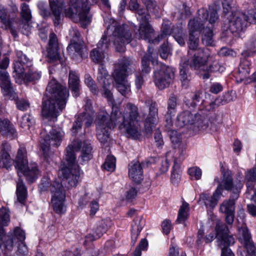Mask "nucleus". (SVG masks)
I'll return each mask as SVG.
<instances>
[{
  "label": "nucleus",
  "mask_w": 256,
  "mask_h": 256,
  "mask_svg": "<svg viewBox=\"0 0 256 256\" xmlns=\"http://www.w3.org/2000/svg\"><path fill=\"white\" fill-rule=\"evenodd\" d=\"M144 220L142 216H138L134 220L132 224V240L134 244L136 241L137 238L144 225Z\"/></svg>",
  "instance_id": "nucleus-28"
},
{
  "label": "nucleus",
  "mask_w": 256,
  "mask_h": 256,
  "mask_svg": "<svg viewBox=\"0 0 256 256\" xmlns=\"http://www.w3.org/2000/svg\"><path fill=\"white\" fill-rule=\"evenodd\" d=\"M90 7L88 0H70V6L65 10L66 16L76 22H89L87 14Z\"/></svg>",
  "instance_id": "nucleus-7"
},
{
  "label": "nucleus",
  "mask_w": 256,
  "mask_h": 256,
  "mask_svg": "<svg viewBox=\"0 0 256 256\" xmlns=\"http://www.w3.org/2000/svg\"><path fill=\"white\" fill-rule=\"evenodd\" d=\"M80 78L78 75L73 71L69 72L68 86L74 96H78L80 90Z\"/></svg>",
  "instance_id": "nucleus-30"
},
{
  "label": "nucleus",
  "mask_w": 256,
  "mask_h": 256,
  "mask_svg": "<svg viewBox=\"0 0 256 256\" xmlns=\"http://www.w3.org/2000/svg\"><path fill=\"white\" fill-rule=\"evenodd\" d=\"M223 90L222 84L218 82H210L208 87V91L214 94H218Z\"/></svg>",
  "instance_id": "nucleus-61"
},
{
  "label": "nucleus",
  "mask_w": 256,
  "mask_h": 256,
  "mask_svg": "<svg viewBox=\"0 0 256 256\" xmlns=\"http://www.w3.org/2000/svg\"><path fill=\"white\" fill-rule=\"evenodd\" d=\"M67 50L74 58L78 56L83 58L88 54L84 50V42L82 40L71 42L67 48Z\"/></svg>",
  "instance_id": "nucleus-22"
},
{
  "label": "nucleus",
  "mask_w": 256,
  "mask_h": 256,
  "mask_svg": "<svg viewBox=\"0 0 256 256\" xmlns=\"http://www.w3.org/2000/svg\"><path fill=\"white\" fill-rule=\"evenodd\" d=\"M150 16L144 10H139L137 12V19L140 22V27L136 35L138 38L148 40L150 43L157 44L160 42V36L154 39V30L148 22Z\"/></svg>",
  "instance_id": "nucleus-8"
},
{
  "label": "nucleus",
  "mask_w": 256,
  "mask_h": 256,
  "mask_svg": "<svg viewBox=\"0 0 256 256\" xmlns=\"http://www.w3.org/2000/svg\"><path fill=\"white\" fill-rule=\"evenodd\" d=\"M58 50L57 37L54 33H51L47 48V56L51 61H55L59 59Z\"/></svg>",
  "instance_id": "nucleus-21"
},
{
  "label": "nucleus",
  "mask_w": 256,
  "mask_h": 256,
  "mask_svg": "<svg viewBox=\"0 0 256 256\" xmlns=\"http://www.w3.org/2000/svg\"><path fill=\"white\" fill-rule=\"evenodd\" d=\"M176 124L180 128L188 126L194 131L204 130L208 126V118L202 110L196 114L188 110L178 114Z\"/></svg>",
  "instance_id": "nucleus-6"
},
{
  "label": "nucleus",
  "mask_w": 256,
  "mask_h": 256,
  "mask_svg": "<svg viewBox=\"0 0 256 256\" xmlns=\"http://www.w3.org/2000/svg\"><path fill=\"white\" fill-rule=\"evenodd\" d=\"M50 190L52 194L51 203L54 210L58 214L64 213L66 210L64 204L66 195L62 184L58 182H54L50 185Z\"/></svg>",
  "instance_id": "nucleus-12"
},
{
  "label": "nucleus",
  "mask_w": 256,
  "mask_h": 256,
  "mask_svg": "<svg viewBox=\"0 0 256 256\" xmlns=\"http://www.w3.org/2000/svg\"><path fill=\"white\" fill-rule=\"evenodd\" d=\"M212 59L208 60V62L206 64L208 65L207 70L210 72H220V68H223L220 66L214 56L212 55Z\"/></svg>",
  "instance_id": "nucleus-50"
},
{
  "label": "nucleus",
  "mask_w": 256,
  "mask_h": 256,
  "mask_svg": "<svg viewBox=\"0 0 256 256\" xmlns=\"http://www.w3.org/2000/svg\"><path fill=\"white\" fill-rule=\"evenodd\" d=\"M180 162H178L177 158L174 160L170 178V180L174 184H177L180 178Z\"/></svg>",
  "instance_id": "nucleus-42"
},
{
  "label": "nucleus",
  "mask_w": 256,
  "mask_h": 256,
  "mask_svg": "<svg viewBox=\"0 0 256 256\" xmlns=\"http://www.w3.org/2000/svg\"><path fill=\"white\" fill-rule=\"evenodd\" d=\"M93 118L90 116V118H86L84 115H80L74 121L72 128V131L74 134H76L78 131L81 129L82 122H84L85 126L89 127L92 123Z\"/></svg>",
  "instance_id": "nucleus-38"
},
{
  "label": "nucleus",
  "mask_w": 256,
  "mask_h": 256,
  "mask_svg": "<svg viewBox=\"0 0 256 256\" xmlns=\"http://www.w3.org/2000/svg\"><path fill=\"white\" fill-rule=\"evenodd\" d=\"M172 36L180 46H183L185 44V34L183 32L181 26L175 29Z\"/></svg>",
  "instance_id": "nucleus-48"
},
{
  "label": "nucleus",
  "mask_w": 256,
  "mask_h": 256,
  "mask_svg": "<svg viewBox=\"0 0 256 256\" xmlns=\"http://www.w3.org/2000/svg\"><path fill=\"white\" fill-rule=\"evenodd\" d=\"M228 19L229 30L236 36L240 32H244L248 26L246 14L242 12H232Z\"/></svg>",
  "instance_id": "nucleus-13"
},
{
  "label": "nucleus",
  "mask_w": 256,
  "mask_h": 256,
  "mask_svg": "<svg viewBox=\"0 0 256 256\" xmlns=\"http://www.w3.org/2000/svg\"><path fill=\"white\" fill-rule=\"evenodd\" d=\"M10 149L11 146L8 142L2 144L0 152V168L8 169L10 167L12 158L8 154Z\"/></svg>",
  "instance_id": "nucleus-25"
},
{
  "label": "nucleus",
  "mask_w": 256,
  "mask_h": 256,
  "mask_svg": "<svg viewBox=\"0 0 256 256\" xmlns=\"http://www.w3.org/2000/svg\"><path fill=\"white\" fill-rule=\"evenodd\" d=\"M0 132L2 135L9 136L11 138L16 136V130L13 125L6 120L0 122Z\"/></svg>",
  "instance_id": "nucleus-33"
},
{
  "label": "nucleus",
  "mask_w": 256,
  "mask_h": 256,
  "mask_svg": "<svg viewBox=\"0 0 256 256\" xmlns=\"http://www.w3.org/2000/svg\"><path fill=\"white\" fill-rule=\"evenodd\" d=\"M202 94L200 92H196L194 94L191 100L186 101V104L189 107L194 108L196 106L202 102Z\"/></svg>",
  "instance_id": "nucleus-47"
},
{
  "label": "nucleus",
  "mask_w": 256,
  "mask_h": 256,
  "mask_svg": "<svg viewBox=\"0 0 256 256\" xmlns=\"http://www.w3.org/2000/svg\"><path fill=\"white\" fill-rule=\"evenodd\" d=\"M116 158L114 156H108L103 164L104 168L109 172H113L116 168Z\"/></svg>",
  "instance_id": "nucleus-56"
},
{
  "label": "nucleus",
  "mask_w": 256,
  "mask_h": 256,
  "mask_svg": "<svg viewBox=\"0 0 256 256\" xmlns=\"http://www.w3.org/2000/svg\"><path fill=\"white\" fill-rule=\"evenodd\" d=\"M26 151L24 148H20L18 152V154L16 158L15 167L18 170H22L28 165L26 158Z\"/></svg>",
  "instance_id": "nucleus-35"
},
{
  "label": "nucleus",
  "mask_w": 256,
  "mask_h": 256,
  "mask_svg": "<svg viewBox=\"0 0 256 256\" xmlns=\"http://www.w3.org/2000/svg\"><path fill=\"white\" fill-rule=\"evenodd\" d=\"M178 26H171V23L168 20L164 21L162 24V34L158 36H160V41L164 38V36L170 35L173 36V32L175 29L179 28Z\"/></svg>",
  "instance_id": "nucleus-44"
},
{
  "label": "nucleus",
  "mask_w": 256,
  "mask_h": 256,
  "mask_svg": "<svg viewBox=\"0 0 256 256\" xmlns=\"http://www.w3.org/2000/svg\"><path fill=\"white\" fill-rule=\"evenodd\" d=\"M158 68L154 72V82L158 89L162 90L169 86L172 82L174 75L170 67L160 64Z\"/></svg>",
  "instance_id": "nucleus-11"
},
{
  "label": "nucleus",
  "mask_w": 256,
  "mask_h": 256,
  "mask_svg": "<svg viewBox=\"0 0 256 256\" xmlns=\"http://www.w3.org/2000/svg\"><path fill=\"white\" fill-rule=\"evenodd\" d=\"M128 175L136 182L142 180L143 171L140 164L138 162H132L129 164Z\"/></svg>",
  "instance_id": "nucleus-27"
},
{
  "label": "nucleus",
  "mask_w": 256,
  "mask_h": 256,
  "mask_svg": "<svg viewBox=\"0 0 256 256\" xmlns=\"http://www.w3.org/2000/svg\"><path fill=\"white\" fill-rule=\"evenodd\" d=\"M48 98L43 102L42 114L44 118L42 130L40 132V149L45 158L49 156L50 146H58L64 135L60 128L54 129L53 122L57 120L60 112L64 108L69 92L66 87L52 80L46 89Z\"/></svg>",
  "instance_id": "nucleus-1"
},
{
  "label": "nucleus",
  "mask_w": 256,
  "mask_h": 256,
  "mask_svg": "<svg viewBox=\"0 0 256 256\" xmlns=\"http://www.w3.org/2000/svg\"><path fill=\"white\" fill-rule=\"evenodd\" d=\"M188 62L182 60L180 64V75L183 86H187L191 79L190 73L188 71Z\"/></svg>",
  "instance_id": "nucleus-36"
},
{
  "label": "nucleus",
  "mask_w": 256,
  "mask_h": 256,
  "mask_svg": "<svg viewBox=\"0 0 256 256\" xmlns=\"http://www.w3.org/2000/svg\"><path fill=\"white\" fill-rule=\"evenodd\" d=\"M188 173L191 177H194L196 180H198L201 178L202 170L197 166H194L188 170Z\"/></svg>",
  "instance_id": "nucleus-64"
},
{
  "label": "nucleus",
  "mask_w": 256,
  "mask_h": 256,
  "mask_svg": "<svg viewBox=\"0 0 256 256\" xmlns=\"http://www.w3.org/2000/svg\"><path fill=\"white\" fill-rule=\"evenodd\" d=\"M250 62L247 60H244L240 64L238 68V73L236 76L237 82H242L248 76L250 72Z\"/></svg>",
  "instance_id": "nucleus-34"
},
{
  "label": "nucleus",
  "mask_w": 256,
  "mask_h": 256,
  "mask_svg": "<svg viewBox=\"0 0 256 256\" xmlns=\"http://www.w3.org/2000/svg\"><path fill=\"white\" fill-rule=\"evenodd\" d=\"M49 4L56 18L55 22H57L63 8L64 0H49Z\"/></svg>",
  "instance_id": "nucleus-40"
},
{
  "label": "nucleus",
  "mask_w": 256,
  "mask_h": 256,
  "mask_svg": "<svg viewBox=\"0 0 256 256\" xmlns=\"http://www.w3.org/2000/svg\"><path fill=\"white\" fill-rule=\"evenodd\" d=\"M177 106V98L174 96H172L168 102V110L166 113L170 114H175Z\"/></svg>",
  "instance_id": "nucleus-55"
},
{
  "label": "nucleus",
  "mask_w": 256,
  "mask_h": 256,
  "mask_svg": "<svg viewBox=\"0 0 256 256\" xmlns=\"http://www.w3.org/2000/svg\"><path fill=\"white\" fill-rule=\"evenodd\" d=\"M222 184L224 190L230 191L232 194L228 200H224L220 204V210L225 214L234 213L235 202L238 198L240 193L243 187L241 174H238L233 180L232 174L229 171L222 172Z\"/></svg>",
  "instance_id": "nucleus-5"
},
{
  "label": "nucleus",
  "mask_w": 256,
  "mask_h": 256,
  "mask_svg": "<svg viewBox=\"0 0 256 256\" xmlns=\"http://www.w3.org/2000/svg\"><path fill=\"white\" fill-rule=\"evenodd\" d=\"M10 236H13L15 241L17 240L16 242H24L26 238L24 232L18 227L14 228L13 233Z\"/></svg>",
  "instance_id": "nucleus-58"
},
{
  "label": "nucleus",
  "mask_w": 256,
  "mask_h": 256,
  "mask_svg": "<svg viewBox=\"0 0 256 256\" xmlns=\"http://www.w3.org/2000/svg\"><path fill=\"white\" fill-rule=\"evenodd\" d=\"M0 86L4 96H8L9 98H14L15 93L6 70H0Z\"/></svg>",
  "instance_id": "nucleus-18"
},
{
  "label": "nucleus",
  "mask_w": 256,
  "mask_h": 256,
  "mask_svg": "<svg viewBox=\"0 0 256 256\" xmlns=\"http://www.w3.org/2000/svg\"><path fill=\"white\" fill-rule=\"evenodd\" d=\"M80 147V154L78 161L82 164L88 162L93 157L92 148L89 142H80L69 145L66 148L64 159L67 162L68 166L62 169V172L64 177L68 180L71 186H76L80 180V166L76 163V156L74 151L78 150Z\"/></svg>",
  "instance_id": "nucleus-4"
},
{
  "label": "nucleus",
  "mask_w": 256,
  "mask_h": 256,
  "mask_svg": "<svg viewBox=\"0 0 256 256\" xmlns=\"http://www.w3.org/2000/svg\"><path fill=\"white\" fill-rule=\"evenodd\" d=\"M239 234L241 236L240 240L248 254L250 256H256V246L253 242L252 236L246 227H242L238 229Z\"/></svg>",
  "instance_id": "nucleus-17"
},
{
  "label": "nucleus",
  "mask_w": 256,
  "mask_h": 256,
  "mask_svg": "<svg viewBox=\"0 0 256 256\" xmlns=\"http://www.w3.org/2000/svg\"><path fill=\"white\" fill-rule=\"evenodd\" d=\"M203 34L204 36L202 38L203 44L206 46H212L213 43L212 30L209 28L204 29Z\"/></svg>",
  "instance_id": "nucleus-54"
},
{
  "label": "nucleus",
  "mask_w": 256,
  "mask_h": 256,
  "mask_svg": "<svg viewBox=\"0 0 256 256\" xmlns=\"http://www.w3.org/2000/svg\"><path fill=\"white\" fill-rule=\"evenodd\" d=\"M41 72L31 66L20 80H23L24 83L35 84L41 78Z\"/></svg>",
  "instance_id": "nucleus-31"
},
{
  "label": "nucleus",
  "mask_w": 256,
  "mask_h": 256,
  "mask_svg": "<svg viewBox=\"0 0 256 256\" xmlns=\"http://www.w3.org/2000/svg\"><path fill=\"white\" fill-rule=\"evenodd\" d=\"M34 118L30 114H24L20 121V126L24 129H29L34 124Z\"/></svg>",
  "instance_id": "nucleus-52"
},
{
  "label": "nucleus",
  "mask_w": 256,
  "mask_h": 256,
  "mask_svg": "<svg viewBox=\"0 0 256 256\" xmlns=\"http://www.w3.org/2000/svg\"><path fill=\"white\" fill-rule=\"evenodd\" d=\"M219 8V6L216 4L212 5L209 7L210 17L208 20V22L210 24L214 23L218 18L217 11Z\"/></svg>",
  "instance_id": "nucleus-57"
},
{
  "label": "nucleus",
  "mask_w": 256,
  "mask_h": 256,
  "mask_svg": "<svg viewBox=\"0 0 256 256\" xmlns=\"http://www.w3.org/2000/svg\"><path fill=\"white\" fill-rule=\"evenodd\" d=\"M172 48L168 43H164L160 48L159 52L161 58L164 60L167 59L172 54Z\"/></svg>",
  "instance_id": "nucleus-53"
},
{
  "label": "nucleus",
  "mask_w": 256,
  "mask_h": 256,
  "mask_svg": "<svg viewBox=\"0 0 256 256\" xmlns=\"http://www.w3.org/2000/svg\"><path fill=\"white\" fill-rule=\"evenodd\" d=\"M199 42V38L196 34L189 32L188 44L189 48L191 50L190 52L196 51L199 48H198Z\"/></svg>",
  "instance_id": "nucleus-46"
},
{
  "label": "nucleus",
  "mask_w": 256,
  "mask_h": 256,
  "mask_svg": "<svg viewBox=\"0 0 256 256\" xmlns=\"http://www.w3.org/2000/svg\"><path fill=\"white\" fill-rule=\"evenodd\" d=\"M32 66V64H24L20 61L14 60L13 64L14 72L13 77L16 80V82L20 80L24 76V71L26 69H29Z\"/></svg>",
  "instance_id": "nucleus-32"
},
{
  "label": "nucleus",
  "mask_w": 256,
  "mask_h": 256,
  "mask_svg": "<svg viewBox=\"0 0 256 256\" xmlns=\"http://www.w3.org/2000/svg\"><path fill=\"white\" fill-rule=\"evenodd\" d=\"M9 212L6 208L0 209V236L4 233V226H6L10 222Z\"/></svg>",
  "instance_id": "nucleus-43"
},
{
  "label": "nucleus",
  "mask_w": 256,
  "mask_h": 256,
  "mask_svg": "<svg viewBox=\"0 0 256 256\" xmlns=\"http://www.w3.org/2000/svg\"><path fill=\"white\" fill-rule=\"evenodd\" d=\"M16 58L14 60L20 61V62H23L24 64H32L30 59L22 51L16 50Z\"/></svg>",
  "instance_id": "nucleus-62"
},
{
  "label": "nucleus",
  "mask_w": 256,
  "mask_h": 256,
  "mask_svg": "<svg viewBox=\"0 0 256 256\" xmlns=\"http://www.w3.org/2000/svg\"><path fill=\"white\" fill-rule=\"evenodd\" d=\"M135 60L132 58L124 57L120 58L115 64L113 74H116V72L120 76H126L128 70H130L132 66L135 64Z\"/></svg>",
  "instance_id": "nucleus-19"
},
{
  "label": "nucleus",
  "mask_w": 256,
  "mask_h": 256,
  "mask_svg": "<svg viewBox=\"0 0 256 256\" xmlns=\"http://www.w3.org/2000/svg\"><path fill=\"white\" fill-rule=\"evenodd\" d=\"M154 54V49L148 48L147 52L144 55L142 59V74H148L151 70L150 66V62L151 61L153 64L156 62L158 66H160L156 60V56Z\"/></svg>",
  "instance_id": "nucleus-24"
},
{
  "label": "nucleus",
  "mask_w": 256,
  "mask_h": 256,
  "mask_svg": "<svg viewBox=\"0 0 256 256\" xmlns=\"http://www.w3.org/2000/svg\"><path fill=\"white\" fill-rule=\"evenodd\" d=\"M188 54L190 58L182 60L188 62L190 67L194 70L202 69L212 58L210 50L206 48H199L194 52L188 51Z\"/></svg>",
  "instance_id": "nucleus-10"
},
{
  "label": "nucleus",
  "mask_w": 256,
  "mask_h": 256,
  "mask_svg": "<svg viewBox=\"0 0 256 256\" xmlns=\"http://www.w3.org/2000/svg\"><path fill=\"white\" fill-rule=\"evenodd\" d=\"M16 192L18 202L24 204L27 196V190L25 184L20 178L17 181Z\"/></svg>",
  "instance_id": "nucleus-37"
},
{
  "label": "nucleus",
  "mask_w": 256,
  "mask_h": 256,
  "mask_svg": "<svg viewBox=\"0 0 256 256\" xmlns=\"http://www.w3.org/2000/svg\"><path fill=\"white\" fill-rule=\"evenodd\" d=\"M112 76L116 84L118 90L122 96H126L130 90V85L126 80V76H120L116 72V74H113Z\"/></svg>",
  "instance_id": "nucleus-26"
},
{
  "label": "nucleus",
  "mask_w": 256,
  "mask_h": 256,
  "mask_svg": "<svg viewBox=\"0 0 256 256\" xmlns=\"http://www.w3.org/2000/svg\"><path fill=\"white\" fill-rule=\"evenodd\" d=\"M18 174L20 176V174H23L28 182L32 183L38 178L40 172L38 168L37 164L33 163L28 166L26 165L22 170H18Z\"/></svg>",
  "instance_id": "nucleus-23"
},
{
  "label": "nucleus",
  "mask_w": 256,
  "mask_h": 256,
  "mask_svg": "<svg viewBox=\"0 0 256 256\" xmlns=\"http://www.w3.org/2000/svg\"><path fill=\"white\" fill-rule=\"evenodd\" d=\"M15 102L17 108L22 111L27 110L30 106L29 102L24 98H18L15 100Z\"/></svg>",
  "instance_id": "nucleus-59"
},
{
  "label": "nucleus",
  "mask_w": 256,
  "mask_h": 256,
  "mask_svg": "<svg viewBox=\"0 0 256 256\" xmlns=\"http://www.w3.org/2000/svg\"><path fill=\"white\" fill-rule=\"evenodd\" d=\"M224 190V185L222 184V176L221 178V182L218 185L216 189L214 192L212 196L206 193H202L200 195L199 202L203 203L207 208L211 209L214 208L218 204L220 198Z\"/></svg>",
  "instance_id": "nucleus-15"
},
{
  "label": "nucleus",
  "mask_w": 256,
  "mask_h": 256,
  "mask_svg": "<svg viewBox=\"0 0 256 256\" xmlns=\"http://www.w3.org/2000/svg\"><path fill=\"white\" fill-rule=\"evenodd\" d=\"M208 13V10L204 8L198 11V16L193 20H190L188 26L189 32L195 34L196 31H201L204 29V25L207 22Z\"/></svg>",
  "instance_id": "nucleus-16"
},
{
  "label": "nucleus",
  "mask_w": 256,
  "mask_h": 256,
  "mask_svg": "<svg viewBox=\"0 0 256 256\" xmlns=\"http://www.w3.org/2000/svg\"><path fill=\"white\" fill-rule=\"evenodd\" d=\"M106 34L112 32L110 39L108 40L106 34L102 35L101 39L98 42L97 46L90 52V57L94 62L99 64L97 80L100 69H104L108 76L111 84L112 79L108 75L106 70L103 66L104 60L105 58V52L108 48L110 44V40L113 41L116 46L118 52H123L125 51V44L130 43L132 40V32L128 27L126 25H119L113 19L110 20L108 24L106 26Z\"/></svg>",
  "instance_id": "nucleus-3"
},
{
  "label": "nucleus",
  "mask_w": 256,
  "mask_h": 256,
  "mask_svg": "<svg viewBox=\"0 0 256 256\" xmlns=\"http://www.w3.org/2000/svg\"><path fill=\"white\" fill-rule=\"evenodd\" d=\"M216 229L218 234V246L221 248V256H234L228 247L235 242L232 236L228 234V228L222 222H218Z\"/></svg>",
  "instance_id": "nucleus-9"
},
{
  "label": "nucleus",
  "mask_w": 256,
  "mask_h": 256,
  "mask_svg": "<svg viewBox=\"0 0 256 256\" xmlns=\"http://www.w3.org/2000/svg\"><path fill=\"white\" fill-rule=\"evenodd\" d=\"M148 246V242L147 240L146 239H142L140 242L138 246L136 248L133 256H141V251L146 250Z\"/></svg>",
  "instance_id": "nucleus-60"
},
{
  "label": "nucleus",
  "mask_w": 256,
  "mask_h": 256,
  "mask_svg": "<svg viewBox=\"0 0 256 256\" xmlns=\"http://www.w3.org/2000/svg\"><path fill=\"white\" fill-rule=\"evenodd\" d=\"M38 6L40 11V14L42 17H44V18H46L52 14V16L54 17V24H59L61 18V14H60V19L58 20L57 22H55V20H56L55 16H54L53 12L52 10V9L50 10L48 8L47 4L46 3L40 2L38 4ZM61 12H62V10H61ZM60 13H62V12H60Z\"/></svg>",
  "instance_id": "nucleus-39"
},
{
  "label": "nucleus",
  "mask_w": 256,
  "mask_h": 256,
  "mask_svg": "<svg viewBox=\"0 0 256 256\" xmlns=\"http://www.w3.org/2000/svg\"><path fill=\"white\" fill-rule=\"evenodd\" d=\"M188 204L186 202H184L180 206L176 222L177 224L184 223L188 217V212L190 210Z\"/></svg>",
  "instance_id": "nucleus-41"
},
{
  "label": "nucleus",
  "mask_w": 256,
  "mask_h": 256,
  "mask_svg": "<svg viewBox=\"0 0 256 256\" xmlns=\"http://www.w3.org/2000/svg\"><path fill=\"white\" fill-rule=\"evenodd\" d=\"M106 71L100 69L98 76V82L102 86L104 91V96L107 98L112 104V112L109 116L108 113L104 110L99 112L98 116L102 114H106L102 118L104 122L110 123V125L114 128L120 123L119 128L123 130L126 136L132 139H137L140 136V122L142 118L138 111V107L129 102L126 105L122 115L120 111L119 107L114 104L112 94L110 91V80Z\"/></svg>",
  "instance_id": "nucleus-2"
},
{
  "label": "nucleus",
  "mask_w": 256,
  "mask_h": 256,
  "mask_svg": "<svg viewBox=\"0 0 256 256\" xmlns=\"http://www.w3.org/2000/svg\"><path fill=\"white\" fill-rule=\"evenodd\" d=\"M106 114H102L100 116H97L96 120V136L99 142L105 146L106 147L108 146L110 140V130L112 128L110 125V123H104L102 120V118Z\"/></svg>",
  "instance_id": "nucleus-14"
},
{
  "label": "nucleus",
  "mask_w": 256,
  "mask_h": 256,
  "mask_svg": "<svg viewBox=\"0 0 256 256\" xmlns=\"http://www.w3.org/2000/svg\"><path fill=\"white\" fill-rule=\"evenodd\" d=\"M108 230V227L104 222H101L97 226L94 235L92 236L90 240H94L100 238L102 234L105 233Z\"/></svg>",
  "instance_id": "nucleus-49"
},
{
  "label": "nucleus",
  "mask_w": 256,
  "mask_h": 256,
  "mask_svg": "<svg viewBox=\"0 0 256 256\" xmlns=\"http://www.w3.org/2000/svg\"><path fill=\"white\" fill-rule=\"evenodd\" d=\"M247 50L252 52L256 53V34L252 35L246 44Z\"/></svg>",
  "instance_id": "nucleus-63"
},
{
  "label": "nucleus",
  "mask_w": 256,
  "mask_h": 256,
  "mask_svg": "<svg viewBox=\"0 0 256 256\" xmlns=\"http://www.w3.org/2000/svg\"><path fill=\"white\" fill-rule=\"evenodd\" d=\"M0 20L2 23V28L4 30H10V33L14 38L18 36L16 31L13 28L12 22L8 16L6 10L0 6Z\"/></svg>",
  "instance_id": "nucleus-29"
},
{
  "label": "nucleus",
  "mask_w": 256,
  "mask_h": 256,
  "mask_svg": "<svg viewBox=\"0 0 256 256\" xmlns=\"http://www.w3.org/2000/svg\"><path fill=\"white\" fill-rule=\"evenodd\" d=\"M158 108L156 102H152L150 106L149 114L145 120V130L146 132L151 134L158 120Z\"/></svg>",
  "instance_id": "nucleus-20"
},
{
  "label": "nucleus",
  "mask_w": 256,
  "mask_h": 256,
  "mask_svg": "<svg viewBox=\"0 0 256 256\" xmlns=\"http://www.w3.org/2000/svg\"><path fill=\"white\" fill-rule=\"evenodd\" d=\"M2 239L4 240V254L7 256L8 253L12 250L14 244H16L17 242L14 240L13 236L10 235L4 236Z\"/></svg>",
  "instance_id": "nucleus-45"
},
{
  "label": "nucleus",
  "mask_w": 256,
  "mask_h": 256,
  "mask_svg": "<svg viewBox=\"0 0 256 256\" xmlns=\"http://www.w3.org/2000/svg\"><path fill=\"white\" fill-rule=\"evenodd\" d=\"M20 16L22 20L26 22H30L32 19L31 10L29 8L28 5L26 3L22 4Z\"/></svg>",
  "instance_id": "nucleus-51"
}]
</instances>
